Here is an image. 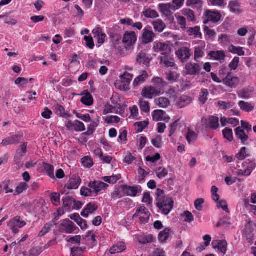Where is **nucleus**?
I'll return each instance as SVG.
<instances>
[{"label":"nucleus","mask_w":256,"mask_h":256,"mask_svg":"<svg viewBox=\"0 0 256 256\" xmlns=\"http://www.w3.org/2000/svg\"><path fill=\"white\" fill-rule=\"evenodd\" d=\"M201 124L202 126H209L212 130H216L220 128V118L216 116L203 118H202Z\"/></svg>","instance_id":"5"},{"label":"nucleus","mask_w":256,"mask_h":256,"mask_svg":"<svg viewBox=\"0 0 256 256\" xmlns=\"http://www.w3.org/2000/svg\"><path fill=\"white\" fill-rule=\"evenodd\" d=\"M81 99L82 102L84 105L90 106L93 104V98L91 94L88 92L84 91Z\"/></svg>","instance_id":"38"},{"label":"nucleus","mask_w":256,"mask_h":256,"mask_svg":"<svg viewBox=\"0 0 256 256\" xmlns=\"http://www.w3.org/2000/svg\"><path fill=\"white\" fill-rule=\"evenodd\" d=\"M98 208L97 204L94 202L88 204L81 212V216L84 218H88L90 214H93Z\"/></svg>","instance_id":"17"},{"label":"nucleus","mask_w":256,"mask_h":256,"mask_svg":"<svg viewBox=\"0 0 256 256\" xmlns=\"http://www.w3.org/2000/svg\"><path fill=\"white\" fill-rule=\"evenodd\" d=\"M153 48L155 52H160L162 55L168 54L170 52V46L168 44L158 41L154 43Z\"/></svg>","instance_id":"13"},{"label":"nucleus","mask_w":256,"mask_h":256,"mask_svg":"<svg viewBox=\"0 0 256 256\" xmlns=\"http://www.w3.org/2000/svg\"><path fill=\"white\" fill-rule=\"evenodd\" d=\"M160 64L166 67H174L175 66L173 60L165 56L161 58Z\"/></svg>","instance_id":"59"},{"label":"nucleus","mask_w":256,"mask_h":256,"mask_svg":"<svg viewBox=\"0 0 256 256\" xmlns=\"http://www.w3.org/2000/svg\"><path fill=\"white\" fill-rule=\"evenodd\" d=\"M163 93L162 90L152 86L144 87L142 92V96L146 98L152 99Z\"/></svg>","instance_id":"7"},{"label":"nucleus","mask_w":256,"mask_h":256,"mask_svg":"<svg viewBox=\"0 0 256 256\" xmlns=\"http://www.w3.org/2000/svg\"><path fill=\"white\" fill-rule=\"evenodd\" d=\"M135 238L139 243L145 244L151 242L153 240V236L151 234H136Z\"/></svg>","instance_id":"33"},{"label":"nucleus","mask_w":256,"mask_h":256,"mask_svg":"<svg viewBox=\"0 0 256 256\" xmlns=\"http://www.w3.org/2000/svg\"><path fill=\"white\" fill-rule=\"evenodd\" d=\"M231 12L234 13L239 14L241 12L240 10V4L236 1L231 2L228 6Z\"/></svg>","instance_id":"52"},{"label":"nucleus","mask_w":256,"mask_h":256,"mask_svg":"<svg viewBox=\"0 0 256 256\" xmlns=\"http://www.w3.org/2000/svg\"><path fill=\"white\" fill-rule=\"evenodd\" d=\"M209 92L208 90L205 88H202L199 96V101L202 104H204L206 102L208 99V96Z\"/></svg>","instance_id":"57"},{"label":"nucleus","mask_w":256,"mask_h":256,"mask_svg":"<svg viewBox=\"0 0 256 256\" xmlns=\"http://www.w3.org/2000/svg\"><path fill=\"white\" fill-rule=\"evenodd\" d=\"M137 40V36L135 32L126 31L122 36V42L126 50H131Z\"/></svg>","instance_id":"3"},{"label":"nucleus","mask_w":256,"mask_h":256,"mask_svg":"<svg viewBox=\"0 0 256 256\" xmlns=\"http://www.w3.org/2000/svg\"><path fill=\"white\" fill-rule=\"evenodd\" d=\"M182 14L186 16L190 21H194L195 20V16L192 10L190 9H183L180 11Z\"/></svg>","instance_id":"55"},{"label":"nucleus","mask_w":256,"mask_h":256,"mask_svg":"<svg viewBox=\"0 0 256 256\" xmlns=\"http://www.w3.org/2000/svg\"><path fill=\"white\" fill-rule=\"evenodd\" d=\"M154 103L156 106L162 108H166L170 104L169 99L162 96L155 98Z\"/></svg>","instance_id":"28"},{"label":"nucleus","mask_w":256,"mask_h":256,"mask_svg":"<svg viewBox=\"0 0 256 256\" xmlns=\"http://www.w3.org/2000/svg\"><path fill=\"white\" fill-rule=\"evenodd\" d=\"M64 208L67 210H74V198L68 196L62 198Z\"/></svg>","instance_id":"32"},{"label":"nucleus","mask_w":256,"mask_h":256,"mask_svg":"<svg viewBox=\"0 0 256 256\" xmlns=\"http://www.w3.org/2000/svg\"><path fill=\"white\" fill-rule=\"evenodd\" d=\"M218 42L222 46H226L232 42V36L227 34H222Z\"/></svg>","instance_id":"54"},{"label":"nucleus","mask_w":256,"mask_h":256,"mask_svg":"<svg viewBox=\"0 0 256 256\" xmlns=\"http://www.w3.org/2000/svg\"><path fill=\"white\" fill-rule=\"evenodd\" d=\"M170 230L169 228H166L160 232L158 238L160 242H164L166 241L170 236Z\"/></svg>","instance_id":"47"},{"label":"nucleus","mask_w":256,"mask_h":256,"mask_svg":"<svg viewBox=\"0 0 256 256\" xmlns=\"http://www.w3.org/2000/svg\"><path fill=\"white\" fill-rule=\"evenodd\" d=\"M217 106L220 109L226 110L231 108L233 104H232V102H226L220 100L218 102Z\"/></svg>","instance_id":"63"},{"label":"nucleus","mask_w":256,"mask_h":256,"mask_svg":"<svg viewBox=\"0 0 256 256\" xmlns=\"http://www.w3.org/2000/svg\"><path fill=\"white\" fill-rule=\"evenodd\" d=\"M122 190L124 195L130 197L138 196L142 192V187L138 185H123Z\"/></svg>","instance_id":"6"},{"label":"nucleus","mask_w":256,"mask_h":256,"mask_svg":"<svg viewBox=\"0 0 256 256\" xmlns=\"http://www.w3.org/2000/svg\"><path fill=\"white\" fill-rule=\"evenodd\" d=\"M20 136L18 135L12 136L2 140V144L4 146L15 144L18 142Z\"/></svg>","instance_id":"41"},{"label":"nucleus","mask_w":256,"mask_h":256,"mask_svg":"<svg viewBox=\"0 0 256 256\" xmlns=\"http://www.w3.org/2000/svg\"><path fill=\"white\" fill-rule=\"evenodd\" d=\"M26 152V143H24L20 146V148L16 151V155L14 157V162L18 164L19 168L22 167L23 165V163L21 162L20 160Z\"/></svg>","instance_id":"21"},{"label":"nucleus","mask_w":256,"mask_h":256,"mask_svg":"<svg viewBox=\"0 0 256 256\" xmlns=\"http://www.w3.org/2000/svg\"><path fill=\"white\" fill-rule=\"evenodd\" d=\"M32 80V78L28 80L24 78H18L15 80L14 83L19 87H22L26 85L29 82H30Z\"/></svg>","instance_id":"60"},{"label":"nucleus","mask_w":256,"mask_h":256,"mask_svg":"<svg viewBox=\"0 0 256 256\" xmlns=\"http://www.w3.org/2000/svg\"><path fill=\"white\" fill-rule=\"evenodd\" d=\"M152 82L154 84V87L161 90L162 92V88L166 86V83L164 80L159 77L154 78L152 80Z\"/></svg>","instance_id":"40"},{"label":"nucleus","mask_w":256,"mask_h":256,"mask_svg":"<svg viewBox=\"0 0 256 256\" xmlns=\"http://www.w3.org/2000/svg\"><path fill=\"white\" fill-rule=\"evenodd\" d=\"M134 210L133 219L138 220L141 223H146L148 222L150 214L148 208L143 206H139Z\"/></svg>","instance_id":"4"},{"label":"nucleus","mask_w":256,"mask_h":256,"mask_svg":"<svg viewBox=\"0 0 256 256\" xmlns=\"http://www.w3.org/2000/svg\"><path fill=\"white\" fill-rule=\"evenodd\" d=\"M26 225V222L19 216L14 217L8 223V226L14 234L18 232V228H22Z\"/></svg>","instance_id":"9"},{"label":"nucleus","mask_w":256,"mask_h":256,"mask_svg":"<svg viewBox=\"0 0 256 256\" xmlns=\"http://www.w3.org/2000/svg\"><path fill=\"white\" fill-rule=\"evenodd\" d=\"M152 120L156 122L164 121L168 122L170 120V117L166 112L161 110H156L152 112Z\"/></svg>","instance_id":"12"},{"label":"nucleus","mask_w":256,"mask_h":256,"mask_svg":"<svg viewBox=\"0 0 256 256\" xmlns=\"http://www.w3.org/2000/svg\"><path fill=\"white\" fill-rule=\"evenodd\" d=\"M192 98L188 96H182L178 98H176L175 102L176 104L180 108L184 107L191 103Z\"/></svg>","instance_id":"27"},{"label":"nucleus","mask_w":256,"mask_h":256,"mask_svg":"<svg viewBox=\"0 0 256 256\" xmlns=\"http://www.w3.org/2000/svg\"><path fill=\"white\" fill-rule=\"evenodd\" d=\"M193 44H198L196 46L194 50V60L198 61V58H202L204 54V50L206 47V43L204 41H194Z\"/></svg>","instance_id":"16"},{"label":"nucleus","mask_w":256,"mask_h":256,"mask_svg":"<svg viewBox=\"0 0 256 256\" xmlns=\"http://www.w3.org/2000/svg\"><path fill=\"white\" fill-rule=\"evenodd\" d=\"M86 240L92 245V247L96 244V235L93 231H88L86 234Z\"/></svg>","instance_id":"45"},{"label":"nucleus","mask_w":256,"mask_h":256,"mask_svg":"<svg viewBox=\"0 0 256 256\" xmlns=\"http://www.w3.org/2000/svg\"><path fill=\"white\" fill-rule=\"evenodd\" d=\"M120 120V118L116 116H109L104 118L105 122L108 124H118Z\"/></svg>","instance_id":"64"},{"label":"nucleus","mask_w":256,"mask_h":256,"mask_svg":"<svg viewBox=\"0 0 256 256\" xmlns=\"http://www.w3.org/2000/svg\"><path fill=\"white\" fill-rule=\"evenodd\" d=\"M81 184V179L78 175H74L70 178L66 185L69 190H76L78 188Z\"/></svg>","instance_id":"23"},{"label":"nucleus","mask_w":256,"mask_h":256,"mask_svg":"<svg viewBox=\"0 0 256 256\" xmlns=\"http://www.w3.org/2000/svg\"><path fill=\"white\" fill-rule=\"evenodd\" d=\"M148 77V74L146 71H143L142 74L137 76L133 82V86L134 87H136L139 84H142Z\"/></svg>","instance_id":"37"},{"label":"nucleus","mask_w":256,"mask_h":256,"mask_svg":"<svg viewBox=\"0 0 256 256\" xmlns=\"http://www.w3.org/2000/svg\"><path fill=\"white\" fill-rule=\"evenodd\" d=\"M123 100V97L118 95L113 96L111 98L112 103L114 105V107L118 108L117 112H116V114H121L124 112V108L127 106L122 102Z\"/></svg>","instance_id":"11"},{"label":"nucleus","mask_w":256,"mask_h":256,"mask_svg":"<svg viewBox=\"0 0 256 256\" xmlns=\"http://www.w3.org/2000/svg\"><path fill=\"white\" fill-rule=\"evenodd\" d=\"M205 16L207 22H218L221 18V14L219 12L210 10L206 11Z\"/></svg>","instance_id":"24"},{"label":"nucleus","mask_w":256,"mask_h":256,"mask_svg":"<svg viewBox=\"0 0 256 256\" xmlns=\"http://www.w3.org/2000/svg\"><path fill=\"white\" fill-rule=\"evenodd\" d=\"M198 138V134L194 131L188 129L186 139L188 144L194 142Z\"/></svg>","instance_id":"48"},{"label":"nucleus","mask_w":256,"mask_h":256,"mask_svg":"<svg viewBox=\"0 0 256 256\" xmlns=\"http://www.w3.org/2000/svg\"><path fill=\"white\" fill-rule=\"evenodd\" d=\"M224 84L231 88H235L239 82L238 78L234 76L230 73H228L226 76L222 78Z\"/></svg>","instance_id":"18"},{"label":"nucleus","mask_w":256,"mask_h":256,"mask_svg":"<svg viewBox=\"0 0 256 256\" xmlns=\"http://www.w3.org/2000/svg\"><path fill=\"white\" fill-rule=\"evenodd\" d=\"M157 206L161 212L164 214H168L172 210L174 206V201L172 198L166 196L164 191L158 188L156 192Z\"/></svg>","instance_id":"1"},{"label":"nucleus","mask_w":256,"mask_h":256,"mask_svg":"<svg viewBox=\"0 0 256 256\" xmlns=\"http://www.w3.org/2000/svg\"><path fill=\"white\" fill-rule=\"evenodd\" d=\"M208 55L212 59L218 61L224 60L226 58V54L224 50L211 51Z\"/></svg>","instance_id":"29"},{"label":"nucleus","mask_w":256,"mask_h":256,"mask_svg":"<svg viewBox=\"0 0 256 256\" xmlns=\"http://www.w3.org/2000/svg\"><path fill=\"white\" fill-rule=\"evenodd\" d=\"M238 168L235 174L238 176H249L256 167V164L250 160H247L241 164H238Z\"/></svg>","instance_id":"2"},{"label":"nucleus","mask_w":256,"mask_h":256,"mask_svg":"<svg viewBox=\"0 0 256 256\" xmlns=\"http://www.w3.org/2000/svg\"><path fill=\"white\" fill-rule=\"evenodd\" d=\"M88 186L92 188L94 196H97L100 192L105 190L108 187V184L100 182L94 181L88 184Z\"/></svg>","instance_id":"10"},{"label":"nucleus","mask_w":256,"mask_h":256,"mask_svg":"<svg viewBox=\"0 0 256 256\" xmlns=\"http://www.w3.org/2000/svg\"><path fill=\"white\" fill-rule=\"evenodd\" d=\"M151 60V58L147 56L144 52H140L138 56L136 61L139 64H143L148 66Z\"/></svg>","instance_id":"36"},{"label":"nucleus","mask_w":256,"mask_h":256,"mask_svg":"<svg viewBox=\"0 0 256 256\" xmlns=\"http://www.w3.org/2000/svg\"><path fill=\"white\" fill-rule=\"evenodd\" d=\"M212 247L217 252L224 256L227 252L228 244L225 240H214L212 242Z\"/></svg>","instance_id":"14"},{"label":"nucleus","mask_w":256,"mask_h":256,"mask_svg":"<svg viewBox=\"0 0 256 256\" xmlns=\"http://www.w3.org/2000/svg\"><path fill=\"white\" fill-rule=\"evenodd\" d=\"M158 6L160 10L165 16H168L171 14V10H172L171 4H160Z\"/></svg>","instance_id":"35"},{"label":"nucleus","mask_w":256,"mask_h":256,"mask_svg":"<svg viewBox=\"0 0 256 256\" xmlns=\"http://www.w3.org/2000/svg\"><path fill=\"white\" fill-rule=\"evenodd\" d=\"M58 228L61 232L66 234H72L76 229V225L68 219H66L61 221Z\"/></svg>","instance_id":"8"},{"label":"nucleus","mask_w":256,"mask_h":256,"mask_svg":"<svg viewBox=\"0 0 256 256\" xmlns=\"http://www.w3.org/2000/svg\"><path fill=\"white\" fill-rule=\"evenodd\" d=\"M66 126L70 131L82 132L86 129L84 123L78 120H75L73 122L71 121L66 122Z\"/></svg>","instance_id":"15"},{"label":"nucleus","mask_w":256,"mask_h":256,"mask_svg":"<svg viewBox=\"0 0 256 256\" xmlns=\"http://www.w3.org/2000/svg\"><path fill=\"white\" fill-rule=\"evenodd\" d=\"M245 147L242 148L240 152L236 154V158L239 160H242L249 156Z\"/></svg>","instance_id":"50"},{"label":"nucleus","mask_w":256,"mask_h":256,"mask_svg":"<svg viewBox=\"0 0 256 256\" xmlns=\"http://www.w3.org/2000/svg\"><path fill=\"white\" fill-rule=\"evenodd\" d=\"M143 15L146 18H156L159 16L158 12L150 8H144L142 12Z\"/></svg>","instance_id":"39"},{"label":"nucleus","mask_w":256,"mask_h":256,"mask_svg":"<svg viewBox=\"0 0 256 256\" xmlns=\"http://www.w3.org/2000/svg\"><path fill=\"white\" fill-rule=\"evenodd\" d=\"M126 249V244L123 242H119L114 244L110 250L111 254H116L124 252Z\"/></svg>","instance_id":"30"},{"label":"nucleus","mask_w":256,"mask_h":256,"mask_svg":"<svg viewBox=\"0 0 256 256\" xmlns=\"http://www.w3.org/2000/svg\"><path fill=\"white\" fill-rule=\"evenodd\" d=\"M238 106L242 110L246 112H250L254 110V104L244 101H240Z\"/></svg>","instance_id":"44"},{"label":"nucleus","mask_w":256,"mask_h":256,"mask_svg":"<svg viewBox=\"0 0 256 256\" xmlns=\"http://www.w3.org/2000/svg\"><path fill=\"white\" fill-rule=\"evenodd\" d=\"M94 38L98 41L99 46L102 45L106 37V34L104 32L100 27H96L92 30Z\"/></svg>","instance_id":"20"},{"label":"nucleus","mask_w":256,"mask_h":256,"mask_svg":"<svg viewBox=\"0 0 256 256\" xmlns=\"http://www.w3.org/2000/svg\"><path fill=\"white\" fill-rule=\"evenodd\" d=\"M120 22L122 24L131 26L132 28L138 30H141L143 28V24L141 22H134L130 18L121 19Z\"/></svg>","instance_id":"26"},{"label":"nucleus","mask_w":256,"mask_h":256,"mask_svg":"<svg viewBox=\"0 0 256 256\" xmlns=\"http://www.w3.org/2000/svg\"><path fill=\"white\" fill-rule=\"evenodd\" d=\"M152 144L156 148H160L162 146V138L160 135L154 136L152 139Z\"/></svg>","instance_id":"58"},{"label":"nucleus","mask_w":256,"mask_h":256,"mask_svg":"<svg viewBox=\"0 0 256 256\" xmlns=\"http://www.w3.org/2000/svg\"><path fill=\"white\" fill-rule=\"evenodd\" d=\"M81 162L82 165L85 168H90L92 167L94 162L92 159L89 156H84L81 160Z\"/></svg>","instance_id":"61"},{"label":"nucleus","mask_w":256,"mask_h":256,"mask_svg":"<svg viewBox=\"0 0 256 256\" xmlns=\"http://www.w3.org/2000/svg\"><path fill=\"white\" fill-rule=\"evenodd\" d=\"M222 134L224 138L228 140L229 142H231L233 140V132L231 129L225 128L222 130Z\"/></svg>","instance_id":"62"},{"label":"nucleus","mask_w":256,"mask_h":256,"mask_svg":"<svg viewBox=\"0 0 256 256\" xmlns=\"http://www.w3.org/2000/svg\"><path fill=\"white\" fill-rule=\"evenodd\" d=\"M152 24L156 31L162 32L166 28V24L161 20H157L152 22Z\"/></svg>","instance_id":"43"},{"label":"nucleus","mask_w":256,"mask_h":256,"mask_svg":"<svg viewBox=\"0 0 256 256\" xmlns=\"http://www.w3.org/2000/svg\"><path fill=\"white\" fill-rule=\"evenodd\" d=\"M121 178V175L120 174H118L110 176H104L102 178L103 180L106 182L114 184L116 183L119 180H120Z\"/></svg>","instance_id":"49"},{"label":"nucleus","mask_w":256,"mask_h":256,"mask_svg":"<svg viewBox=\"0 0 256 256\" xmlns=\"http://www.w3.org/2000/svg\"><path fill=\"white\" fill-rule=\"evenodd\" d=\"M139 106L142 112L148 113L150 112V103L148 102L141 100L139 102Z\"/></svg>","instance_id":"53"},{"label":"nucleus","mask_w":256,"mask_h":256,"mask_svg":"<svg viewBox=\"0 0 256 256\" xmlns=\"http://www.w3.org/2000/svg\"><path fill=\"white\" fill-rule=\"evenodd\" d=\"M155 36L154 34L152 31L145 28L143 30L142 35V42L144 44H148L153 40Z\"/></svg>","instance_id":"22"},{"label":"nucleus","mask_w":256,"mask_h":256,"mask_svg":"<svg viewBox=\"0 0 256 256\" xmlns=\"http://www.w3.org/2000/svg\"><path fill=\"white\" fill-rule=\"evenodd\" d=\"M176 54L182 62L186 61L190 56V49L185 47L180 48Z\"/></svg>","instance_id":"25"},{"label":"nucleus","mask_w":256,"mask_h":256,"mask_svg":"<svg viewBox=\"0 0 256 256\" xmlns=\"http://www.w3.org/2000/svg\"><path fill=\"white\" fill-rule=\"evenodd\" d=\"M228 51L233 54H237L240 56H243L245 54V52L242 48L240 46H235L234 45H230L228 47Z\"/></svg>","instance_id":"42"},{"label":"nucleus","mask_w":256,"mask_h":256,"mask_svg":"<svg viewBox=\"0 0 256 256\" xmlns=\"http://www.w3.org/2000/svg\"><path fill=\"white\" fill-rule=\"evenodd\" d=\"M124 195L122 190V186H121L116 187L114 190L111 194L112 199L116 200L120 198Z\"/></svg>","instance_id":"46"},{"label":"nucleus","mask_w":256,"mask_h":256,"mask_svg":"<svg viewBox=\"0 0 256 256\" xmlns=\"http://www.w3.org/2000/svg\"><path fill=\"white\" fill-rule=\"evenodd\" d=\"M149 122L148 120L143 122H137L134 124L135 128L137 132H142L144 128L148 126Z\"/></svg>","instance_id":"51"},{"label":"nucleus","mask_w":256,"mask_h":256,"mask_svg":"<svg viewBox=\"0 0 256 256\" xmlns=\"http://www.w3.org/2000/svg\"><path fill=\"white\" fill-rule=\"evenodd\" d=\"M235 134L237 138L244 144L248 139V136L245 133L244 130H242L241 127H238L236 128Z\"/></svg>","instance_id":"31"},{"label":"nucleus","mask_w":256,"mask_h":256,"mask_svg":"<svg viewBox=\"0 0 256 256\" xmlns=\"http://www.w3.org/2000/svg\"><path fill=\"white\" fill-rule=\"evenodd\" d=\"M188 32L190 36H194V38H200L202 36L200 32V28L199 26L191 28L188 30Z\"/></svg>","instance_id":"56"},{"label":"nucleus","mask_w":256,"mask_h":256,"mask_svg":"<svg viewBox=\"0 0 256 256\" xmlns=\"http://www.w3.org/2000/svg\"><path fill=\"white\" fill-rule=\"evenodd\" d=\"M114 86L116 89L124 92L128 91L130 88V86L128 84V82H125L120 79L116 80L114 82Z\"/></svg>","instance_id":"34"},{"label":"nucleus","mask_w":256,"mask_h":256,"mask_svg":"<svg viewBox=\"0 0 256 256\" xmlns=\"http://www.w3.org/2000/svg\"><path fill=\"white\" fill-rule=\"evenodd\" d=\"M185 68L186 74L191 76L198 74L201 70V67L200 64L192 62L186 64Z\"/></svg>","instance_id":"19"}]
</instances>
